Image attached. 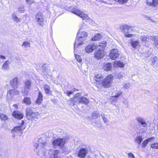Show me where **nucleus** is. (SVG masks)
I'll list each match as a JSON object with an SVG mask.
<instances>
[{
	"label": "nucleus",
	"instance_id": "obj_1",
	"mask_svg": "<svg viewBox=\"0 0 158 158\" xmlns=\"http://www.w3.org/2000/svg\"><path fill=\"white\" fill-rule=\"evenodd\" d=\"M77 37L75 40L74 45V50H75L76 46L78 47L84 44V41L85 40V38L87 36V33L85 31L81 32L79 30L77 33Z\"/></svg>",
	"mask_w": 158,
	"mask_h": 158
},
{
	"label": "nucleus",
	"instance_id": "obj_2",
	"mask_svg": "<svg viewBox=\"0 0 158 158\" xmlns=\"http://www.w3.org/2000/svg\"><path fill=\"white\" fill-rule=\"evenodd\" d=\"M120 29L124 33L125 37H130L134 35L131 34L133 31V27L127 25H124L120 27Z\"/></svg>",
	"mask_w": 158,
	"mask_h": 158
},
{
	"label": "nucleus",
	"instance_id": "obj_3",
	"mask_svg": "<svg viewBox=\"0 0 158 158\" xmlns=\"http://www.w3.org/2000/svg\"><path fill=\"white\" fill-rule=\"evenodd\" d=\"M26 115L29 119L36 118L40 117V114L37 112H34L31 108H27L26 110Z\"/></svg>",
	"mask_w": 158,
	"mask_h": 158
},
{
	"label": "nucleus",
	"instance_id": "obj_4",
	"mask_svg": "<svg viewBox=\"0 0 158 158\" xmlns=\"http://www.w3.org/2000/svg\"><path fill=\"white\" fill-rule=\"evenodd\" d=\"M81 97V94L78 93L76 94L73 98H70L68 101V102L70 106H74L75 103L77 102L80 104V101Z\"/></svg>",
	"mask_w": 158,
	"mask_h": 158
},
{
	"label": "nucleus",
	"instance_id": "obj_5",
	"mask_svg": "<svg viewBox=\"0 0 158 158\" xmlns=\"http://www.w3.org/2000/svg\"><path fill=\"white\" fill-rule=\"evenodd\" d=\"M25 85L22 93L25 95L28 94L31 86V82L30 81L27 80L25 81Z\"/></svg>",
	"mask_w": 158,
	"mask_h": 158
},
{
	"label": "nucleus",
	"instance_id": "obj_6",
	"mask_svg": "<svg viewBox=\"0 0 158 158\" xmlns=\"http://www.w3.org/2000/svg\"><path fill=\"white\" fill-rule=\"evenodd\" d=\"M113 77L110 75L106 77L104 80L102 85L105 87H108L110 86L113 80Z\"/></svg>",
	"mask_w": 158,
	"mask_h": 158
},
{
	"label": "nucleus",
	"instance_id": "obj_7",
	"mask_svg": "<svg viewBox=\"0 0 158 158\" xmlns=\"http://www.w3.org/2000/svg\"><path fill=\"white\" fill-rule=\"evenodd\" d=\"M97 47V45L94 44H89L85 48V52L87 54H89L96 49Z\"/></svg>",
	"mask_w": 158,
	"mask_h": 158
},
{
	"label": "nucleus",
	"instance_id": "obj_8",
	"mask_svg": "<svg viewBox=\"0 0 158 158\" xmlns=\"http://www.w3.org/2000/svg\"><path fill=\"white\" fill-rule=\"evenodd\" d=\"M65 141V140L64 139H58L54 140L53 141L52 144L55 147L57 146L62 147L64 146Z\"/></svg>",
	"mask_w": 158,
	"mask_h": 158
},
{
	"label": "nucleus",
	"instance_id": "obj_9",
	"mask_svg": "<svg viewBox=\"0 0 158 158\" xmlns=\"http://www.w3.org/2000/svg\"><path fill=\"white\" fill-rule=\"evenodd\" d=\"M119 54L118 50L116 49H113L111 50L110 53V57L112 60H114L118 57Z\"/></svg>",
	"mask_w": 158,
	"mask_h": 158
},
{
	"label": "nucleus",
	"instance_id": "obj_10",
	"mask_svg": "<svg viewBox=\"0 0 158 158\" xmlns=\"http://www.w3.org/2000/svg\"><path fill=\"white\" fill-rule=\"evenodd\" d=\"M94 57L97 59H100L105 56V53L103 50H99L96 51L94 53Z\"/></svg>",
	"mask_w": 158,
	"mask_h": 158
},
{
	"label": "nucleus",
	"instance_id": "obj_11",
	"mask_svg": "<svg viewBox=\"0 0 158 158\" xmlns=\"http://www.w3.org/2000/svg\"><path fill=\"white\" fill-rule=\"evenodd\" d=\"M71 12L80 16L83 19H87L88 18L87 15L83 13L81 10H71Z\"/></svg>",
	"mask_w": 158,
	"mask_h": 158
},
{
	"label": "nucleus",
	"instance_id": "obj_12",
	"mask_svg": "<svg viewBox=\"0 0 158 158\" xmlns=\"http://www.w3.org/2000/svg\"><path fill=\"white\" fill-rule=\"evenodd\" d=\"M136 119L137 121L144 128L147 127L148 124L143 118L141 117H138L136 118Z\"/></svg>",
	"mask_w": 158,
	"mask_h": 158
},
{
	"label": "nucleus",
	"instance_id": "obj_13",
	"mask_svg": "<svg viewBox=\"0 0 158 158\" xmlns=\"http://www.w3.org/2000/svg\"><path fill=\"white\" fill-rule=\"evenodd\" d=\"M36 19L38 24L41 26H43L44 18L43 15L41 13H38L36 16Z\"/></svg>",
	"mask_w": 158,
	"mask_h": 158
},
{
	"label": "nucleus",
	"instance_id": "obj_14",
	"mask_svg": "<svg viewBox=\"0 0 158 158\" xmlns=\"http://www.w3.org/2000/svg\"><path fill=\"white\" fill-rule=\"evenodd\" d=\"M59 153V150H54L51 149L49 152V153L52 156H53V158H60V156L58 155Z\"/></svg>",
	"mask_w": 158,
	"mask_h": 158
},
{
	"label": "nucleus",
	"instance_id": "obj_15",
	"mask_svg": "<svg viewBox=\"0 0 158 158\" xmlns=\"http://www.w3.org/2000/svg\"><path fill=\"white\" fill-rule=\"evenodd\" d=\"M88 151L84 148L81 149L78 153V156L81 158H84L86 155Z\"/></svg>",
	"mask_w": 158,
	"mask_h": 158
},
{
	"label": "nucleus",
	"instance_id": "obj_16",
	"mask_svg": "<svg viewBox=\"0 0 158 158\" xmlns=\"http://www.w3.org/2000/svg\"><path fill=\"white\" fill-rule=\"evenodd\" d=\"M103 80V77L100 74H96L94 77V80L96 81V83H98L101 85H102V80Z\"/></svg>",
	"mask_w": 158,
	"mask_h": 158
},
{
	"label": "nucleus",
	"instance_id": "obj_17",
	"mask_svg": "<svg viewBox=\"0 0 158 158\" xmlns=\"http://www.w3.org/2000/svg\"><path fill=\"white\" fill-rule=\"evenodd\" d=\"M18 80V79L17 77H15L10 81V84L13 88H17L18 87L19 83Z\"/></svg>",
	"mask_w": 158,
	"mask_h": 158
},
{
	"label": "nucleus",
	"instance_id": "obj_18",
	"mask_svg": "<svg viewBox=\"0 0 158 158\" xmlns=\"http://www.w3.org/2000/svg\"><path fill=\"white\" fill-rule=\"evenodd\" d=\"M47 143L46 142H44L43 143H36L35 144L34 147L35 148H38L40 149L41 148L42 149L45 147Z\"/></svg>",
	"mask_w": 158,
	"mask_h": 158
},
{
	"label": "nucleus",
	"instance_id": "obj_19",
	"mask_svg": "<svg viewBox=\"0 0 158 158\" xmlns=\"http://www.w3.org/2000/svg\"><path fill=\"white\" fill-rule=\"evenodd\" d=\"M147 4L150 6L156 7L158 5V0H148Z\"/></svg>",
	"mask_w": 158,
	"mask_h": 158
},
{
	"label": "nucleus",
	"instance_id": "obj_20",
	"mask_svg": "<svg viewBox=\"0 0 158 158\" xmlns=\"http://www.w3.org/2000/svg\"><path fill=\"white\" fill-rule=\"evenodd\" d=\"M13 116L17 119H21L23 118V114L19 112L14 111L13 112Z\"/></svg>",
	"mask_w": 158,
	"mask_h": 158
},
{
	"label": "nucleus",
	"instance_id": "obj_21",
	"mask_svg": "<svg viewBox=\"0 0 158 158\" xmlns=\"http://www.w3.org/2000/svg\"><path fill=\"white\" fill-rule=\"evenodd\" d=\"M19 91L15 89H13L10 90L8 91V94H9L11 97H13L14 95H17L19 94Z\"/></svg>",
	"mask_w": 158,
	"mask_h": 158
},
{
	"label": "nucleus",
	"instance_id": "obj_22",
	"mask_svg": "<svg viewBox=\"0 0 158 158\" xmlns=\"http://www.w3.org/2000/svg\"><path fill=\"white\" fill-rule=\"evenodd\" d=\"M44 89L46 94L50 95L52 93V92L51 90L50 86L48 84L44 85Z\"/></svg>",
	"mask_w": 158,
	"mask_h": 158
},
{
	"label": "nucleus",
	"instance_id": "obj_23",
	"mask_svg": "<svg viewBox=\"0 0 158 158\" xmlns=\"http://www.w3.org/2000/svg\"><path fill=\"white\" fill-rule=\"evenodd\" d=\"M43 95L41 92L40 91L38 93L37 98L35 102L38 104H40L43 100Z\"/></svg>",
	"mask_w": 158,
	"mask_h": 158
},
{
	"label": "nucleus",
	"instance_id": "obj_24",
	"mask_svg": "<svg viewBox=\"0 0 158 158\" xmlns=\"http://www.w3.org/2000/svg\"><path fill=\"white\" fill-rule=\"evenodd\" d=\"M12 18L13 20L17 23L20 21L21 19L18 18L16 14L15 13H13L12 14Z\"/></svg>",
	"mask_w": 158,
	"mask_h": 158
},
{
	"label": "nucleus",
	"instance_id": "obj_25",
	"mask_svg": "<svg viewBox=\"0 0 158 158\" xmlns=\"http://www.w3.org/2000/svg\"><path fill=\"white\" fill-rule=\"evenodd\" d=\"M89 103V100L86 97L81 96L80 103H84L87 105Z\"/></svg>",
	"mask_w": 158,
	"mask_h": 158
},
{
	"label": "nucleus",
	"instance_id": "obj_26",
	"mask_svg": "<svg viewBox=\"0 0 158 158\" xmlns=\"http://www.w3.org/2000/svg\"><path fill=\"white\" fill-rule=\"evenodd\" d=\"M111 69V65L110 63H107L104 64L103 69L105 71L110 70Z\"/></svg>",
	"mask_w": 158,
	"mask_h": 158
},
{
	"label": "nucleus",
	"instance_id": "obj_27",
	"mask_svg": "<svg viewBox=\"0 0 158 158\" xmlns=\"http://www.w3.org/2000/svg\"><path fill=\"white\" fill-rule=\"evenodd\" d=\"M22 46L25 49L27 50L30 47V43L27 41H24L22 44Z\"/></svg>",
	"mask_w": 158,
	"mask_h": 158
},
{
	"label": "nucleus",
	"instance_id": "obj_28",
	"mask_svg": "<svg viewBox=\"0 0 158 158\" xmlns=\"http://www.w3.org/2000/svg\"><path fill=\"white\" fill-rule=\"evenodd\" d=\"M154 139V137H152L150 138H149L148 139H146L145 140H144L143 141V142L142 144V147L144 148L145 147H146V145H147V144H148V143L149 141H151V140L153 139Z\"/></svg>",
	"mask_w": 158,
	"mask_h": 158
},
{
	"label": "nucleus",
	"instance_id": "obj_29",
	"mask_svg": "<svg viewBox=\"0 0 158 158\" xmlns=\"http://www.w3.org/2000/svg\"><path fill=\"white\" fill-rule=\"evenodd\" d=\"M48 67V65L47 64H44L42 67L43 75L46 76L47 73L46 71L47 70V68Z\"/></svg>",
	"mask_w": 158,
	"mask_h": 158
},
{
	"label": "nucleus",
	"instance_id": "obj_30",
	"mask_svg": "<svg viewBox=\"0 0 158 158\" xmlns=\"http://www.w3.org/2000/svg\"><path fill=\"white\" fill-rule=\"evenodd\" d=\"M102 37V34H98L92 38V40L94 41H97L101 38Z\"/></svg>",
	"mask_w": 158,
	"mask_h": 158
},
{
	"label": "nucleus",
	"instance_id": "obj_31",
	"mask_svg": "<svg viewBox=\"0 0 158 158\" xmlns=\"http://www.w3.org/2000/svg\"><path fill=\"white\" fill-rule=\"evenodd\" d=\"M117 65L120 67H123L124 66V64L120 61H115L114 62V65Z\"/></svg>",
	"mask_w": 158,
	"mask_h": 158
},
{
	"label": "nucleus",
	"instance_id": "obj_32",
	"mask_svg": "<svg viewBox=\"0 0 158 158\" xmlns=\"http://www.w3.org/2000/svg\"><path fill=\"white\" fill-rule=\"evenodd\" d=\"M150 38L154 42V44L156 45H158V37L157 36H151Z\"/></svg>",
	"mask_w": 158,
	"mask_h": 158
},
{
	"label": "nucleus",
	"instance_id": "obj_33",
	"mask_svg": "<svg viewBox=\"0 0 158 158\" xmlns=\"http://www.w3.org/2000/svg\"><path fill=\"white\" fill-rule=\"evenodd\" d=\"M22 130V127L21 126H17L15 127L12 131V133L14 132H17L20 131Z\"/></svg>",
	"mask_w": 158,
	"mask_h": 158
},
{
	"label": "nucleus",
	"instance_id": "obj_34",
	"mask_svg": "<svg viewBox=\"0 0 158 158\" xmlns=\"http://www.w3.org/2000/svg\"><path fill=\"white\" fill-rule=\"evenodd\" d=\"M131 45L134 48H135L137 46L139 45V42L138 41H133L131 42Z\"/></svg>",
	"mask_w": 158,
	"mask_h": 158
},
{
	"label": "nucleus",
	"instance_id": "obj_35",
	"mask_svg": "<svg viewBox=\"0 0 158 158\" xmlns=\"http://www.w3.org/2000/svg\"><path fill=\"white\" fill-rule=\"evenodd\" d=\"M92 116L94 118H98L99 117V112L97 111L94 112L92 114Z\"/></svg>",
	"mask_w": 158,
	"mask_h": 158
},
{
	"label": "nucleus",
	"instance_id": "obj_36",
	"mask_svg": "<svg viewBox=\"0 0 158 158\" xmlns=\"http://www.w3.org/2000/svg\"><path fill=\"white\" fill-rule=\"evenodd\" d=\"M131 85L129 83H127L124 84L123 85V88L126 90L130 88Z\"/></svg>",
	"mask_w": 158,
	"mask_h": 158
},
{
	"label": "nucleus",
	"instance_id": "obj_37",
	"mask_svg": "<svg viewBox=\"0 0 158 158\" xmlns=\"http://www.w3.org/2000/svg\"><path fill=\"white\" fill-rule=\"evenodd\" d=\"M143 138L141 136H138L135 139L136 141L139 144H140L141 142L143 140Z\"/></svg>",
	"mask_w": 158,
	"mask_h": 158
},
{
	"label": "nucleus",
	"instance_id": "obj_38",
	"mask_svg": "<svg viewBox=\"0 0 158 158\" xmlns=\"http://www.w3.org/2000/svg\"><path fill=\"white\" fill-rule=\"evenodd\" d=\"M106 46V43L105 41H103L100 42L98 46L102 47H105Z\"/></svg>",
	"mask_w": 158,
	"mask_h": 158
},
{
	"label": "nucleus",
	"instance_id": "obj_39",
	"mask_svg": "<svg viewBox=\"0 0 158 158\" xmlns=\"http://www.w3.org/2000/svg\"><path fill=\"white\" fill-rule=\"evenodd\" d=\"M24 102L27 105L30 104L31 103V101L30 98L26 97L24 99Z\"/></svg>",
	"mask_w": 158,
	"mask_h": 158
},
{
	"label": "nucleus",
	"instance_id": "obj_40",
	"mask_svg": "<svg viewBox=\"0 0 158 158\" xmlns=\"http://www.w3.org/2000/svg\"><path fill=\"white\" fill-rule=\"evenodd\" d=\"M140 39L142 42H144V43L146 42L147 40L148 39V37L146 35H142L140 36Z\"/></svg>",
	"mask_w": 158,
	"mask_h": 158
},
{
	"label": "nucleus",
	"instance_id": "obj_41",
	"mask_svg": "<svg viewBox=\"0 0 158 158\" xmlns=\"http://www.w3.org/2000/svg\"><path fill=\"white\" fill-rule=\"evenodd\" d=\"M123 73H118L116 75V78L119 79H121L123 78Z\"/></svg>",
	"mask_w": 158,
	"mask_h": 158
},
{
	"label": "nucleus",
	"instance_id": "obj_42",
	"mask_svg": "<svg viewBox=\"0 0 158 158\" xmlns=\"http://www.w3.org/2000/svg\"><path fill=\"white\" fill-rule=\"evenodd\" d=\"M101 116L104 122L106 123H108L109 122V120L105 116L104 114H101Z\"/></svg>",
	"mask_w": 158,
	"mask_h": 158
},
{
	"label": "nucleus",
	"instance_id": "obj_43",
	"mask_svg": "<svg viewBox=\"0 0 158 158\" xmlns=\"http://www.w3.org/2000/svg\"><path fill=\"white\" fill-rule=\"evenodd\" d=\"M151 147L153 148H158V143H154L151 144Z\"/></svg>",
	"mask_w": 158,
	"mask_h": 158
},
{
	"label": "nucleus",
	"instance_id": "obj_44",
	"mask_svg": "<svg viewBox=\"0 0 158 158\" xmlns=\"http://www.w3.org/2000/svg\"><path fill=\"white\" fill-rule=\"evenodd\" d=\"M75 56L76 59V60H77L78 62H80L82 61V59L79 55L77 54H75Z\"/></svg>",
	"mask_w": 158,
	"mask_h": 158
},
{
	"label": "nucleus",
	"instance_id": "obj_45",
	"mask_svg": "<svg viewBox=\"0 0 158 158\" xmlns=\"http://www.w3.org/2000/svg\"><path fill=\"white\" fill-rule=\"evenodd\" d=\"M8 67V64L7 63V61H6L2 66V68L5 70L7 69Z\"/></svg>",
	"mask_w": 158,
	"mask_h": 158
},
{
	"label": "nucleus",
	"instance_id": "obj_46",
	"mask_svg": "<svg viewBox=\"0 0 158 158\" xmlns=\"http://www.w3.org/2000/svg\"><path fill=\"white\" fill-rule=\"evenodd\" d=\"M0 117L2 120H6L7 119V116L3 114H1Z\"/></svg>",
	"mask_w": 158,
	"mask_h": 158
},
{
	"label": "nucleus",
	"instance_id": "obj_47",
	"mask_svg": "<svg viewBox=\"0 0 158 158\" xmlns=\"http://www.w3.org/2000/svg\"><path fill=\"white\" fill-rule=\"evenodd\" d=\"M110 99L112 102H115L117 101V98L115 96H112L110 97Z\"/></svg>",
	"mask_w": 158,
	"mask_h": 158
},
{
	"label": "nucleus",
	"instance_id": "obj_48",
	"mask_svg": "<svg viewBox=\"0 0 158 158\" xmlns=\"http://www.w3.org/2000/svg\"><path fill=\"white\" fill-rule=\"evenodd\" d=\"M157 60V57L155 56L153 57V59L152 60V65H154L156 62Z\"/></svg>",
	"mask_w": 158,
	"mask_h": 158
},
{
	"label": "nucleus",
	"instance_id": "obj_49",
	"mask_svg": "<svg viewBox=\"0 0 158 158\" xmlns=\"http://www.w3.org/2000/svg\"><path fill=\"white\" fill-rule=\"evenodd\" d=\"M152 54V52H151L148 51L147 52H146L145 53H144V56L146 57H149Z\"/></svg>",
	"mask_w": 158,
	"mask_h": 158
},
{
	"label": "nucleus",
	"instance_id": "obj_50",
	"mask_svg": "<svg viewBox=\"0 0 158 158\" xmlns=\"http://www.w3.org/2000/svg\"><path fill=\"white\" fill-rule=\"evenodd\" d=\"M128 0H118V2L122 4H123L127 2Z\"/></svg>",
	"mask_w": 158,
	"mask_h": 158
},
{
	"label": "nucleus",
	"instance_id": "obj_51",
	"mask_svg": "<svg viewBox=\"0 0 158 158\" xmlns=\"http://www.w3.org/2000/svg\"><path fill=\"white\" fill-rule=\"evenodd\" d=\"M128 156L130 158H134V155L131 153H130L128 154Z\"/></svg>",
	"mask_w": 158,
	"mask_h": 158
},
{
	"label": "nucleus",
	"instance_id": "obj_52",
	"mask_svg": "<svg viewBox=\"0 0 158 158\" xmlns=\"http://www.w3.org/2000/svg\"><path fill=\"white\" fill-rule=\"evenodd\" d=\"M122 94V92H118L115 96L117 98L119 97Z\"/></svg>",
	"mask_w": 158,
	"mask_h": 158
},
{
	"label": "nucleus",
	"instance_id": "obj_53",
	"mask_svg": "<svg viewBox=\"0 0 158 158\" xmlns=\"http://www.w3.org/2000/svg\"><path fill=\"white\" fill-rule=\"evenodd\" d=\"M73 93V92L71 91H67L66 94L68 96H69L70 95L72 94Z\"/></svg>",
	"mask_w": 158,
	"mask_h": 158
},
{
	"label": "nucleus",
	"instance_id": "obj_54",
	"mask_svg": "<svg viewBox=\"0 0 158 158\" xmlns=\"http://www.w3.org/2000/svg\"><path fill=\"white\" fill-rule=\"evenodd\" d=\"M34 3H35V1L34 0H30V2L28 3L31 4Z\"/></svg>",
	"mask_w": 158,
	"mask_h": 158
},
{
	"label": "nucleus",
	"instance_id": "obj_55",
	"mask_svg": "<svg viewBox=\"0 0 158 158\" xmlns=\"http://www.w3.org/2000/svg\"><path fill=\"white\" fill-rule=\"evenodd\" d=\"M0 58L2 59H5V57L3 56L0 55Z\"/></svg>",
	"mask_w": 158,
	"mask_h": 158
},
{
	"label": "nucleus",
	"instance_id": "obj_56",
	"mask_svg": "<svg viewBox=\"0 0 158 158\" xmlns=\"http://www.w3.org/2000/svg\"><path fill=\"white\" fill-rule=\"evenodd\" d=\"M13 106H14L16 108L17 107V105L16 104H14L13 105Z\"/></svg>",
	"mask_w": 158,
	"mask_h": 158
},
{
	"label": "nucleus",
	"instance_id": "obj_57",
	"mask_svg": "<svg viewBox=\"0 0 158 158\" xmlns=\"http://www.w3.org/2000/svg\"><path fill=\"white\" fill-rule=\"evenodd\" d=\"M24 123V122L23 121H22L21 123V125H22Z\"/></svg>",
	"mask_w": 158,
	"mask_h": 158
},
{
	"label": "nucleus",
	"instance_id": "obj_58",
	"mask_svg": "<svg viewBox=\"0 0 158 158\" xmlns=\"http://www.w3.org/2000/svg\"><path fill=\"white\" fill-rule=\"evenodd\" d=\"M26 2L27 3H28L30 2V0H26Z\"/></svg>",
	"mask_w": 158,
	"mask_h": 158
},
{
	"label": "nucleus",
	"instance_id": "obj_59",
	"mask_svg": "<svg viewBox=\"0 0 158 158\" xmlns=\"http://www.w3.org/2000/svg\"><path fill=\"white\" fill-rule=\"evenodd\" d=\"M151 21H153V22H154V21H153V20H152V19H151Z\"/></svg>",
	"mask_w": 158,
	"mask_h": 158
},
{
	"label": "nucleus",
	"instance_id": "obj_60",
	"mask_svg": "<svg viewBox=\"0 0 158 158\" xmlns=\"http://www.w3.org/2000/svg\"><path fill=\"white\" fill-rule=\"evenodd\" d=\"M96 86H97V87H98V86H97V85H96Z\"/></svg>",
	"mask_w": 158,
	"mask_h": 158
}]
</instances>
